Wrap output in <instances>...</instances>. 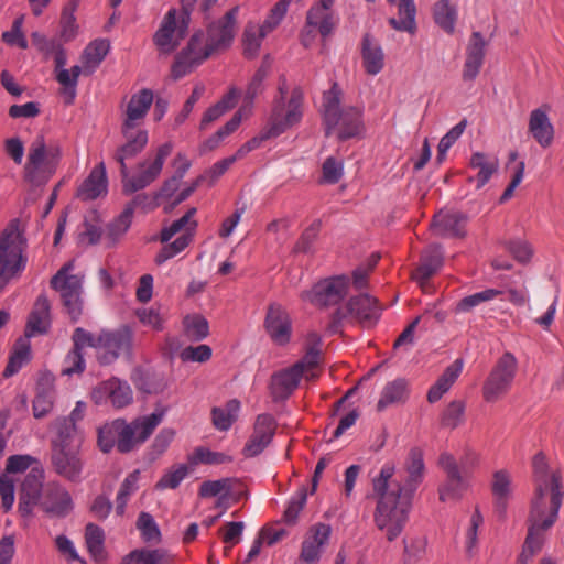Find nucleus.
<instances>
[{"label":"nucleus","instance_id":"30","mask_svg":"<svg viewBox=\"0 0 564 564\" xmlns=\"http://www.w3.org/2000/svg\"><path fill=\"white\" fill-rule=\"evenodd\" d=\"M297 368L293 365L272 375L270 388L274 399H286L297 388L304 376Z\"/></svg>","mask_w":564,"mask_h":564},{"label":"nucleus","instance_id":"50","mask_svg":"<svg viewBox=\"0 0 564 564\" xmlns=\"http://www.w3.org/2000/svg\"><path fill=\"white\" fill-rule=\"evenodd\" d=\"M44 470L41 466H34L25 476L22 485V497L31 499V501H40L41 492L43 489Z\"/></svg>","mask_w":564,"mask_h":564},{"label":"nucleus","instance_id":"34","mask_svg":"<svg viewBox=\"0 0 564 564\" xmlns=\"http://www.w3.org/2000/svg\"><path fill=\"white\" fill-rule=\"evenodd\" d=\"M529 131L542 148L551 145L554 138V128L550 121L546 110L538 108L531 111L529 118Z\"/></svg>","mask_w":564,"mask_h":564},{"label":"nucleus","instance_id":"37","mask_svg":"<svg viewBox=\"0 0 564 564\" xmlns=\"http://www.w3.org/2000/svg\"><path fill=\"white\" fill-rule=\"evenodd\" d=\"M409 382L403 378H397L388 382L383 387L380 399L378 400V411H383L390 405L404 403L409 398Z\"/></svg>","mask_w":564,"mask_h":564},{"label":"nucleus","instance_id":"56","mask_svg":"<svg viewBox=\"0 0 564 564\" xmlns=\"http://www.w3.org/2000/svg\"><path fill=\"white\" fill-rule=\"evenodd\" d=\"M188 460L193 465H221L232 462V457L223 452H214L207 447H196L193 454L188 457Z\"/></svg>","mask_w":564,"mask_h":564},{"label":"nucleus","instance_id":"21","mask_svg":"<svg viewBox=\"0 0 564 564\" xmlns=\"http://www.w3.org/2000/svg\"><path fill=\"white\" fill-rule=\"evenodd\" d=\"M438 464L447 475L446 484L438 489L440 500L448 501L459 499L466 488V484L459 471L457 462L451 454L443 453L440 456Z\"/></svg>","mask_w":564,"mask_h":564},{"label":"nucleus","instance_id":"38","mask_svg":"<svg viewBox=\"0 0 564 564\" xmlns=\"http://www.w3.org/2000/svg\"><path fill=\"white\" fill-rule=\"evenodd\" d=\"M362 66L368 75L379 74L384 66V54L380 44L373 42L369 34L362 37Z\"/></svg>","mask_w":564,"mask_h":564},{"label":"nucleus","instance_id":"4","mask_svg":"<svg viewBox=\"0 0 564 564\" xmlns=\"http://www.w3.org/2000/svg\"><path fill=\"white\" fill-rule=\"evenodd\" d=\"M61 159L58 145H48L44 135H36L28 149L24 180L34 186L46 184L56 173Z\"/></svg>","mask_w":564,"mask_h":564},{"label":"nucleus","instance_id":"51","mask_svg":"<svg viewBox=\"0 0 564 564\" xmlns=\"http://www.w3.org/2000/svg\"><path fill=\"white\" fill-rule=\"evenodd\" d=\"M183 327L186 338L193 341H200L209 335L208 321L200 314L186 315Z\"/></svg>","mask_w":564,"mask_h":564},{"label":"nucleus","instance_id":"60","mask_svg":"<svg viewBox=\"0 0 564 564\" xmlns=\"http://www.w3.org/2000/svg\"><path fill=\"white\" fill-rule=\"evenodd\" d=\"M307 500V489L302 486L299 490L291 497L288 502V506L283 513V520L288 524H295L299 518L300 512L303 510Z\"/></svg>","mask_w":564,"mask_h":564},{"label":"nucleus","instance_id":"26","mask_svg":"<svg viewBox=\"0 0 564 564\" xmlns=\"http://www.w3.org/2000/svg\"><path fill=\"white\" fill-rule=\"evenodd\" d=\"M41 507L51 516L65 517L73 509V500L64 487L57 484H50L45 489Z\"/></svg>","mask_w":564,"mask_h":564},{"label":"nucleus","instance_id":"43","mask_svg":"<svg viewBox=\"0 0 564 564\" xmlns=\"http://www.w3.org/2000/svg\"><path fill=\"white\" fill-rule=\"evenodd\" d=\"M56 437L53 448H79V438L73 417H63L56 423Z\"/></svg>","mask_w":564,"mask_h":564},{"label":"nucleus","instance_id":"58","mask_svg":"<svg viewBox=\"0 0 564 564\" xmlns=\"http://www.w3.org/2000/svg\"><path fill=\"white\" fill-rule=\"evenodd\" d=\"M193 240L192 232L182 234L174 241L167 243L160 250L155 256V263L161 265L167 260L181 253L185 248L189 246Z\"/></svg>","mask_w":564,"mask_h":564},{"label":"nucleus","instance_id":"1","mask_svg":"<svg viewBox=\"0 0 564 564\" xmlns=\"http://www.w3.org/2000/svg\"><path fill=\"white\" fill-rule=\"evenodd\" d=\"M534 492L528 517V527L546 532L558 518L564 490L562 477L551 471L542 452L532 459Z\"/></svg>","mask_w":564,"mask_h":564},{"label":"nucleus","instance_id":"5","mask_svg":"<svg viewBox=\"0 0 564 564\" xmlns=\"http://www.w3.org/2000/svg\"><path fill=\"white\" fill-rule=\"evenodd\" d=\"M73 269L72 262L64 264L51 279V288L59 293L69 318L77 322L84 311L83 276L70 274Z\"/></svg>","mask_w":564,"mask_h":564},{"label":"nucleus","instance_id":"24","mask_svg":"<svg viewBox=\"0 0 564 564\" xmlns=\"http://www.w3.org/2000/svg\"><path fill=\"white\" fill-rule=\"evenodd\" d=\"M52 464L59 476L69 481H80L84 464L78 448H53Z\"/></svg>","mask_w":564,"mask_h":564},{"label":"nucleus","instance_id":"27","mask_svg":"<svg viewBox=\"0 0 564 564\" xmlns=\"http://www.w3.org/2000/svg\"><path fill=\"white\" fill-rule=\"evenodd\" d=\"M487 42L480 32H473L466 48V61L463 69L464 80H474L484 64Z\"/></svg>","mask_w":564,"mask_h":564},{"label":"nucleus","instance_id":"63","mask_svg":"<svg viewBox=\"0 0 564 564\" xmlns=\"http://www.w3.org/2000/svg\"><path fill=\"white\" fill-rule=\"evenodd\" d=\"M188 467L185 464L173 466L165 473L156 484L159 489H175L188 475Z\"/></svg>","mask_w":564,"mask_h":564},{"label":"nucleus","instance_id":"61","mask_svg":"<svg viewBox=\"0 0 564 564\" xmlns=\"http://www.w3.org/2000/svg\"><path fill=\"white\" fill-rule=\"evenodd\" d=\"M500 294H502V291L496 290V289H486L481 292L474 293L471 295L463 297L457 303L456 311L457 312H469L474 307L480 305L481 303L492 301Z\"/></svg>","mask_w":564,"mask_h":564},{"label":"nucleus","instance_id":"62","mask_svg":"<svg viewBox=\"0 0 564 564\" xmlns=\"http://www.w3.org/2000/svg\"><path fill=\"white\" fill-rule=\"evenodd\" d=\"M231 490V480L221 478L217 480H206L199 486L198 495L202 498H212L223 495L227 498Z\"/></svg>","mask_w":564,"mask_h":564},{"label":"nucleus","instance_id":"11","mask_svg":"<svg viewBox=\"0 0 564 564\" xmlns=\"http://www.w3.org/2000/svg\"><path fill=\"white\" fill-rule=\"evenodd\" d=\"M215 52L205 40L203 31L195 32L186 46L175 56L171 73L174 79H180L203 64Z\"/></svg>","mask_w":564,"mask_h":564},{"label":"nucleus","instance_id":"19","mask_svg":"<svg viewBox=\"0 0 564 564\" xmlns=\"http://www.w3.org/2000/svg\"><path fill=\"white\" fill-rule=\"evenodd\" d=\"M332 534V528L326 523H315L307 531L300 553V560L312 564L321 558L323 549L328 544Z\"/></svg>","mask_w":564,"mask_h":564},{"label":"nucleus","instance_id":"17","mask_svg":"<svg viewBox=\"0 0 564 564\" xmlns=\"http://www.w3.org/2000/svg\"><path fill=\"white\" fill-rule=\"evenodd\" d=\"M276 430V422L271 414H259L253 424V431L242 448L247 458L261 454L271 443Z\"/></svg>","mask_w":564,"mask_h":564},{"label":"nucleus","instance_id":"9","mask_svg":"<svg viewBox=\"0 0 564 564\" xmlns=\"http://www.w3.org/2000/svg\"><path fill=\"white\" fill-rule=\"evenodd\" d=\"M173 151V143L165 142L161 144L154 154H149L138 164V172L134 176L122 177V188L126 195H131L140 189L151 185L163 170L166 158Z\"/></svg>","mask_w":564,"mask_h":564},{"label":"nucleus","instance_id":"8","mask_svg":"<svg viewBox=\"0 0 564 564\" xmlns=\"http://www.w3.org/2000/svg\"><path fill=\"white\" fill-rule=\"evenodd\" d=\"M303 118V93L294 88L288 101L274 100L265 127L267 137H279L292 127L299 124Z\"/></svg>","mask_w":564,"mask_h":564},{"label":"nucleus","instance_id":"35","mask_svg":"<svg viewBox=\"0 0 564 564\" xmlns=\"http://www.w3.org/2000/svg\"><path fill=\"white\" fill-rule=\"evenodd\" d=\"M55 398L54 380L51 376H43L36 384V394L33 400V415L41 419L53 409Z\"/></svg>","mask_w":564,"mask_h":564},{"label":"nucleus","instance_id":"20","mask_svg":"<svg viewBox=\"0 0 564 564\" xmlns=\"http://www.w3.org/2000/svg\"><path fill=\"white\" fill-rule=\"evenodd\" d=\"M265 330L270 339L278 346H285L292 337V321L289 313L280 305H271L268 310Z\"/></svg>","mask_w":564,"mask_h":564},{"label":"nucleus","instance_id":"25","mask_svg":"<svg viewBox=\"0 0 564 564\" xmlns=\"http://www.w3.org/2000/svg\"><path fill=\"white\" fill-rule=\"evenodd\" d=\"M153 99V91L149 88H142L132 94L122 109L121 124L142 126Z\"/></svg>","mask_w":564,"mask_h":564},{"label":"nucleus","instance_id":"64","mask_svg":"<svg viewBox=\"0 0 564 564\" xmlns=\"http://www.w3.org/2000/svg\"><path fill=\"white\" fill-rule=\"evenodd\" d=\"M465 403L460 400H454L448 403L442 415V424L446 427L455 429L464 422Z\"/></svg>","mask_w":564,"mask_h":564},{"label":"nucleus","instance_id":"32","mask_svg":"<svg viewBox=\"0 0 564 564\" xmlns=\"http://www.w3.org/2000/svg\"><path fill=\"white\" fill-rule=\"evenodd\" d=\"M50 301L45 294H40L29 315L25 335L32 337L34 335L45 334L48 330L50 321Z\"/></svg>","mask_w":564,"mask_h":564},{"label":"nucleus","instance_id":"23","mask_svg":"<svg viewBox=\"0 0 564 564\" xmlns=\"http://www.w3.org/2000/svg\"><path fill=\"white\" fill-rule=\"evenodd\" d=\"M335 0H318L306 13L307 26L316 30L324 39L329 36L338 19L333 10Z\"/></svg>","mask_w":564,"mask_h":564},{"label":"nucleus","instance_id":"6","mask_svg":"<svg viewBox=\"0 0 564 564\" xmlns=\"http://www.w3.org/2000/svg\"><path fill=\"white\" fill-rule=\"evenodd\" d=\"M189 19L191 13L185 8L181 13L172 8L164 14L152 39L160 54L170 55L181 45L187 35Z\"/></svg>","mask_w":564,"mask_h":564},{"label":"nucleus","instance_id":"40","mask_svg":"<svg viewBox=\"0 0 564 564\" xmlns=\"http://www.w3.org/2000/svg\"><path fill=\"white\" fill-rule=\"evenodd\" d=\"M321 344L322 338L321 336L315 333L311 332L306 336V351L305 355L301 360L294 364V366H299V370L303 375L306 373L307 378H314V373H310L312 369L318 366L319 359H321Z\"/></svg>","mask_w":564,"mask_h":564},{"label":"nucleus","instance_id":"31","mask_svg":"<svg viewBox=\"0 0 564 564\" xmlns=\"http://www.w3.org/2000/svg\"><path fill=\"white\" fill-rule=\"evenodd\" d=\"M466 217L456 212H440L434 216L432 229L441 237H463L465 235Z\"/></svg>","mask_w":564,"mask_h":564},{"label":"nucleus","instance_id":"46","mask_svg":"<svg viewBox=\"0 0 564 564\" xmlns=\"http://www.w3.org/2000/svg\"><path fill=\"white\" fill-rule=\"evenodd\" d=\"M270 72L271 61L269 57H264L247 86L243 106L250 107V109H252L253 100L264 90V80L269 76Z\"/></svg>","mask_w":564,"mask_h":564},{"label":"nucleus","instance_id":"18","mask_svg":"<svg viewBox=\"0 0 564 564\" xmlns=\"http://www.w3.org/2000/svg\"><path fill=\"white\" fill-rule=\"evenodd\" d=\"M403 470L406 474L405 477L400 481H393V489L413 498L424 479L425 471L423 453L419 447L410 449L403 464Z\"/></svg>","mask_w":564,"mask_h":564},{"label":"nucleus","instance_id":"28","mask_svg":"<svg viewBox=\"0 0 564 564\" xmlns=\"http://www.w3.org/2000/svg\"><path fill=\"white\" fill-rule=\"evenodd\" d=\"M347 310L364 326H371L376 324L380 317V307L377 299L367 293L350 297L347 303Z\"/></svg>","mask_w":564,"mask_h":564},{"label":"nucleus","instance_id":"59","mask_svg":"<svg viewBox=\"0 0 564 564\" xmlns=\"http://www.w3.org/2000/svg\"><path fill=\"white\" fill-rule=\"evenodd\" d=\"M267 35H262V30L254 23L249 22L243 31V53L248 58L257 56L262 40Z\"/></svg>","mask_w":564,"mask_h":564},{"label":"nucleus","instance_id":"42","mask_svg":"<svg viewBox=\"0 0 564 564\" xmlns=\"http://www.w3.org/2000/svg\"><path fill=\"white\" fill-rule=\"evenodd\" d=\"M491 490L496 499V509L500 516H503L511 495V477L507 470L500 469L494 473Z\"/></svg>","mask_w":564,"mask_h":564},{"label":"nucleus","instance_id":"36","mask_svg":"<svg viewBox=\"0 0 564 564\" xmlns=\"http://www.w3.org/2000/svg\"><path fill=\"white\" fill-rule=\"evenodd\" d=\"M463 366V359H456L445 368L444 372L427 391V401L430 403H435L441 400L442 397L451 389L462 373Z\"/></svg>","mask_w":564,"mask_h":564},{"label":"nucleus","instance_id":"53","mask_svg":"<svg viewBox=\"0 0 564 564\" xmlns=\"http://www.w3.org/2000/svg\"><path fill=\"white\" fill-rule=\"evenodd\" d=\"M545 532L528 527V534L517 564H528L543 546Z\"/></svg>","mask_w":564,"mask_h":564},{"label":"nucleus","instance_id":"12","mask_svg":"<svg viewBox=\"0 0 564 564\" xmlns=\"http://www.w3.org/2000/svg\"><path fill=\"white\" fill-rule=\"evenodd\" d=\"M350 281L347 275H335L318 281L310 291L301 293L303 301L318 307L339 304L348 294Z\"/></svg>","mask_w":564,"mask_h":564},{"label":"nucleus","instance_id":"39","mask_svg":"<svg viewBox=\"0 0 564 564\" xmlns=\"http://www.w3.org/2000/svg\"><path fill=\"white\" fill-rule=\"evenodd\" d=\"M173 555L165 549H135L128 553L121 564H173Z\"/></svg>","mask_w":564,"mask_h":564},{"label":"nucleus","instance_id":"54","mask_svg":"<svg viewBox=\"0 0 564 564\" xmlns=\"http://www.w3.org/2000/svg\"><path fill=\"white\" fill-rule=\"evenodd\" d=\"M341 90L337 83H334L330 89L324 93L323 107H324V122L325 124H334L337 122L336 115L340 109Z\"/></svg>","mask_w":564,"mask_h":564},{"label":"nucleus","instance_id":"49","mask_svg":"<svg viewBox=\"0 0 564 564\" xmlns=\"http://www.w3.org/2000/svg\"><path fill=\"white\" fill-rule=\"evenodd\" d=\"M470 166L479 170L476 181L477 188H481L489 182L492 174L497 172L499 163L498 159L488 160L485 153L475 152L470 158Z\"/></svg>","mask_w":564,"mask_h":564},{"label":"nucleus","instance_id":"2","mask_svg":"<svg viewBox=\"0 0 564 564\" xmlns=\"http://www.w3.org/2000/svg\"><path fill=\"white\" fill-rule=\"evenodd\" d=\"M395 474V465L387 462L379 474L372 479L373 495L378 498L373 512V521L389 542L394 541L403 531L412 508L413 498L391 489V479Z\"/></svg>","mask_w":564,"mask_h":564},{"label":"nucleus","instance_id":"33","mask_svg":"<svg viewBox=\"0 0 564 564\" xmlns=\"http://www.w3.org/2000/svg\"><path fill=\"white\" fill-rule=\"evenodd\" d=\"M107 175L104 162L96 165L77 189V197L93 200L107 193Z\"/></svg>","mask_w":564,"mask_h":564},{"label":"nucleus","instance_id":"3","mask_svg":"<svg viewBox=\"0 0 564 564\" xmlns=\"http://www.w3.org/2000/svg\"><path fill=\"white\" fill-rule=\"evenodd\" d=\"M26 239L19 219H12L0 234V290L19 276L26 267Z\"/></svg>","mask_w":564,"mask_h":564},{"label":"nucleus","instance_id":"7","mask_svg":"<svg viewBox=\"0 0 564 564\" xmlns=\"http://www.w3.org/2000/svg\"><path fill=\"white\" fill-rule=\"evenodd\" d=\"M164 412H153L150 415L133 420L127 423L124 420H115V429H117V449L124 454L133 451L137 446L144 443L154 429L163 420Z\"/></svg>","mask_w":564,"mask_h":564},{"label":"nucleus","instance_id":"10","mask_svg":"<svg viewBox=\"0 0 564 564\" xmlns=\"http://www.w3.org/2000/svg\"><path fill=\"white\" fill-rule=\"evenodd\" d=\"M518 370L513 354L505 352L492 367L482 386V397L487 402H497L511 389Z\"/></svg>","mask_w":564,"mask_h":564},{"label":"nucleus","instance_id":"45","mask_svg":"<svg viewBox=\"0 0 564 564\" xmlns=\"http://www.w3.org/2000/svg\"><path fill=\"white\" fill-rule=\"evenodd\" d=\"M195 214L196 208L192 207L181 218L174 220L171 225L163 227L160 234L161 242H169L176 234L182 231L183 234L192 232L194 236L197 227V221L193 219Z\"/></svg>","mask_w":564,"mask_h":564},{"label":"nucleus","instance_id":"52","mask_svg":"<svg viewBox=\"0 0 564 564\" xmlns=\"http://www.w3.org/2000/svg\"><path fill=\"white\" fill-rule=\"evenodd\" d=\"M132 221V208L124 207L122 213L108 225L105 239L108 247L116 245V242L128 231Z\"/></svg>","mask_w":564,"mask_h":564},{"label":"nucleus","instance_id":"13","mask_svg":"<svg viewBox=\"0 0 564 564\" xmlns=\"http://www.w3.org/2000/svg\"><path fill=\"white\" fill-rule=\"evenodd\" d=\"M132 347V332L120 328L115 332L102 330L99 333L98 361L101 365L113 362L120 355L129 354Z\"/></svg>","mask_w":564,"mask_h":564},{"label":"nucleus","instance_id":"48","mask_svg":"<svg viewBox=\"0 0 564 564\" xmlns=\"http://www.w3.org/2000/svg\"><path fill=\"white\" fill-rule=\"evenodd\" d=\"M435 23L447 33H453L457 20V9L449 0H438L433 8Z\"/></svg>","mask_w":564,"mask_h":564},{"label":"nucleus","instance_id":"44","mask_svg":"<svg viewBox=\"0 0 564 564\" xmlns=\"http://www.w3.org/2000/svg\"><path fill=\"white\" fill-rule=\"evenodd\" d=\"M110 48L107 40H95L89 43L83 53L84 72L91 74L105 59Z\"/></svg>","mask_w":564,"mask_h":564},{"label":"nucleus","instance_id":"15","mask_svg":"<svg viewBox=\"0 0 564 564\" xmlns=\"http://www.w3.org/2000/svg\"><path fill=\"white\" fill-rule=\"evenodd\" d=\"M124 143L117 149L113 159L120 165L121 176L127 178L126 161L137 156L143 151L149 141V133L142 126L121 124Z\"/></svg>","mask_w":564,"mask_h":564},{"label":"nucleus","instance_id":"29","mask_svg":"<svg viewBox=\"0 0 564 564\" xmlns=\"http://www.w3.org/2000/svg\"><path fill=\"white\" fill-rule=\"evenodd\" d=\"M444 254L440 245L429 246L421 256V263L412 273V279L423 285L443 265Z\"/></svg>","mask_w":564,"mask_h":564},{"label":"nucleus","instance_id":"14","mask_svg":"<svg viewBox=\"0 0 564 564\" xmlns=\"http://www.w3.org/2000/svg\"><path fill=\"white\" fill-rule=\"evenodd\" d=\"M90 397L97 405L110 402L116 409L126 408L133 401V392L129 383L115 377L95 387Z\"/></svg>","mask_w":564,"mask_h":564},{"label":"nucleus","instance_id":"16","mask_svg":"<svg viewBox=\"0 0 564 564\" xmlns=\"http://www.w3.org/2000/svg\"><path fill=\"white\" fill-rule=\"evenodd\" d=\"M239 7L236 6L225 13L223 18L208 24L205 40L214 52L228 48L236 34Z\"/></svg>","mask_w":564,"mask_h":564},{"label":"nucleus","instance_id":"55","mask_svg":"<svg viewBox=\"0 0 564 564\" xmlns=\"http://www.w3.org/2000/svg\"><path fill=\"white\" fill-rule=\"evenodd\" d=\"M137 529L140 531L141 539L148 544H158L162 535L158 523L149 512H141L137 520Z\"/></svg>","mask_w":564,"mask_h":564},{"label":"nucleus","instance_id":"22","mask_svg":"<svg viewBox=\"0 0 564 564\" xmlns=\"http://www.w3.org/2000/svg\"><path fill=\"white\" fill-rule=\"evenodd\" d=\"M337 122L326 126V135L337 130V138L341 141L359 137L364 132L362 109L359 107H346L336 115Z\"/></svg>","mask_w":564,"mask_h":564},{"label":"nucleus","instance_id":"47","mask_svg":"<svg viewBox=\"0 0 564 564\" xmlns=\"http://www.w3.org/2000/svg\"><path fill=\"white\" fill-rule=\"evenodd\" d=\"M240 402L237 399L229 400L225 406H216L212 410L214 426L219 431H228L238 417Z\"/></svg>","mask_w":564,"mask_h":564},{"label":"nucleus","instance_id":"57","mask_svg":"<svg viewBox=\"0 0 564 564\" xmlns=\"http://www.w3.org/2000/svg\"><path fill=\"white\" fill-rule=\"evenodd\" d=\"M85 540L87 550L95 560L104 557V530L94 523H88L85 529Z\"/></svg>","mask_w":564,"mask_h":564},{"label":"nucleus","instance_id":"41","mask_svg":"<svg viewBox=\"0 0 564 564\" xmlns=\"http://www.w3.org/2000/svg\"><path fill=\"white\" fill-rule=\"evenodd\" d=\"M398 18L389 19V24L397 31L414 33L416 30V9L414 0H397Z\"/></svg>","mask_w":564,"mask_h":564}]
</instances>
